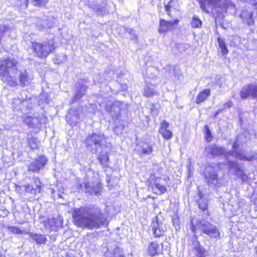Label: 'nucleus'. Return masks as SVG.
I'll return each mask as SVG.
<instances>
[{
    "label": "nucleus",
    "mask_w": 257,
    "mask_h": 257,
    "mask_svg": "<svg viewBox=\"0 0 257 257\" xmlns=\"http://www.w3.org/2000/svg\"><path fill=\"white\" fill-rule=\"evenodd\" d=\"M18 61L15 58L7 57L0 59V78L8 86L25 87L30 82V77L26 70L20 71L18 75Z\"/></svg>",
    "instance_id": "1"
},
{
    "label": "nucleus",
    "mask_w": 257,
    "mask_h": 257,
    "mask_svg": "<svg viewBox=\"0 0 257 257\" xmlns=\"http://www.w3.org/2000/svg\"><path fill=\"white\" fill-rule=\"evenodd\" d=\"M72 222L78 228L98 229L105 224V218L101 209L91 207H80L72 211Z\"/></svg>",
    "instance_id": "2"
},
{
    "label": "nucleus",
    "mask_w": 257,
    "mask_h": 257,
    "mask_svg": "<svg viewBox=\"0 0 257 257\" xmlns=\"http://www.w3.org/2000/svg\"><path fill=\"white\" fill-rule=\"evenodd\" d=\"M108 137L103 133H92L88 134L84 140L86 149L91 153H96L99 149H110L112 144L108 141Z\"/></svg>",
    "instance_id": "3"
},
{
    "label": "nucleus",
    "mask_w": 257,
    "mask_h": 257,
    "mask_svg": "<svg viewBox=\"0 0 257 257\" xmlns=\"http://www.w3.org/2000/svg\"><path fill=\"white\" fill-rule=\"evenodd\" d=\"M56 47L54 39L42 43L33 41L31 42L30 46V48L36 57L41 59L46 58L50 54L53 53Z\"/></svg>",
    "instance_id": "4"
},
{
    "label": "nucleus",
    "mask_w": 257,
    "mask_h": 257,
    "mask_svg": "<svg viewBox=\"0 0 257 257\" xmlns=\"http://www.w3.org/2000/svg\"><path fill=\"white\" fill-rule=\"evenodd\" d=\"M190 230L196 233L198 229H200L202 234H206L211 238H219L220 233L218 228L209 222H204L203 220H198L196 224L194 223L193 219L190 221Z\"/></svg>",
    "instance_id": "5"
},
{
    "label": "nucleus",
    "mask_w": 257,
    "mask_h": 257,
    "mask_svg": "<svg viewBox=\"0 0 257 257\" xmlns=\"http://www.w3.org/2000/svg\"><path fill=\"white\" fill-rule=\"evenodd\" d=\"M197 1L202 11L206 14L209 13L208 9L210 7L214 9H219L224 12H226L229 7L228 0H197Z\"/></svg>",
    "instance_id": "6"
},
{
    "label": "nucleus",
    "mask_w": 257,
    "mask_h": 257,
    "mask_svg": "<svg viewBox=\"0 0 257 257\" xmlns=\"http://www.w3.org/2000/svg\"><path fill=\"white\" fill-rule=\"evenodd\" d=\"M160 179L161 178L156 177L154 173H151L146 181L148 188L157 195L164 194L167 192V188L158 182Z\"/></svg>",
    "instance_id": "7"
},
{
    "label": "nucleus",
    "mask_w": 257,
    "mask_h": 257,
    "mask_svg": "<svg viewBox=\"0 0 257 257\" xmlns=\"http://www.w3.org/2000/svg\"><path fill=\"white\" fill-rule=\"evenodd\" d=\"M48 162V159L45 155H39L28 165L27 170L29 172L39 173L45 167Z\"/></svg>",
    "instance_id": "8"
},
{
    "label": "nucleus",
    "mask_w": 257,
    "mask_h": 257,
    "mask_svg": "<svg viewBox=\"0 0 257 257\" xmlns=\"http://www.w3.org/2000/svg\"><path fill=\"white\" fill-rule=\"evenodd\" d=\"M239 96L242 99L249 97L257 99V83H248L243 85L239 91Z\"/></svg>",
    "instance_id": "9"
},
{
    "label": "nucleus",
    "mask_w": 257,
    "mask_h": 257,
    "mask_svg": "<svg viewBox=\"0 0 257 257\" xmlns=\"http://www.w3.org/2000/svg\"><path fill=\"white\" fill-rule=\"evenodd\" d=\"M24 188L26 193L35 196L42 192L43 185L38 177H34L33 178V183L27 184L24 186Z\"/></svg>",
    "instance_id": "10"
},
{
    "label": "nucleus",
    "mask_w": 257,
    "mask_h": 257,
    "mask_svg": "<svg viewBox=\"0 0 257 257\" xmlns=\"http://www.w3.org/2000/svg\"><path fill=\"white\" fill-rule=\"evenodd\" d=\"M49 0H31V3L35 8L45 7ZM15 4L18 9L20 10H26L29 4V0H15Z\"/></svg>",
    "instance_id": "11"
},
{
    "label": "nucleus",
    "mask_w": 257,
    "mask_h": 257,
    "mask_svg": "<svg viewBox=\"0 0 257 257\" xmlns=\"http://www.w3.org/2000/svg\"><path fill=\"white\" fill-rule=\"evenodd\" d=\"M163 242L154 240L149 243L147 251L148 255L153 257L163 254Z\"/></svg>",
    "instance_id": "12"
},
{
    "label": "nucleus",
    "mask_w": 257,
    "mask_h": 257,
    "mask_svg": "<svg viewBox=\"0 0 257 257\" xmlns=\"http://www.w3.org/2000/svg\"><path fill=\"white\" fill-rule=\"evenodd\" d=\"M150 228L155 238H160L164 235L166 229L162 227V223L159 220L158 216L152 218Z\"/></svg>",
    "instance_id": "13"
},
{
    "label": "nucleus",
    "mask_w": 257,
    "mask_h": 257,
    "mask_svg": "<svg viewBox=\"0 0 257 257\" xmlns=\"http://www.w3.org/2000/svg\"><path fill=\"white\" fill-rule=\"evenodd\" d=\"M178 19H175L173 21H168L164 19H160L159 20L158 32L160 34H166L169 31H173L175 27L179 23Z\"/></svg>",
    "instance_id": "14"
},
{
    "label": "nucleus",
    "mask_w": 257,
    "mask_h": 257,
    "mask_svg": "<svg viewBox=\"0 0 257 257\" xmlns=\"http://www.w3.org/2000/svg\"><path fill=\"white\" fill-rule=\"evenodd\" d=\"M194 240L192 241V243L195 245L193 249L196 251V256L206 257L208 255L207 250L201 244L197 235H194Z\"/></svg>",
    "instance_id": "15"
},
{
    "label": "nucleus",
    "mask_w": 257,
    "mask_h": 257,
    "mask_svg": "<svg viewBox=\"0 0 257 257\" xmlns=\"http://www.w3.org/2000/svg\"><path fill=\"white\" fill-rule=\"evenodd\" d=\"M210 154L215 157L220 156H224L225 158L232 154L231 151H226L225 149L222 147L214 145L209 148Z\"/></svg>",
    "instance_id": "16"
},
{
    "label": "nucleus",
    "mask_w": 257,
    "mask_h": 257,
    "mask_svg": "<svg viewBox=\"0 0 257 257\" xmlns=\"http://www.w3.org/2000/svg\"><path fill=\"white\" fill-rule=\"evenodd\" d=\"M239 17L242 22L247 26H251L254 24L253 13L251 11L242 10L239 15Z\"/></svg>",
    "instance_id": "17"
},
{
    "label": "nucleus",
    "mask_w": 257,
    "mask_h": 257,
    "mask_svg": "<svg viewBox=\"0 0 257 257\" xmlns=\"http://www.w3.org/2000/svg\"><path fill=\"white\" fill-rule=\"evenodd\" d=\"M227 164L229 166L228 169L229 170L233 169L234 174L236 176L239 177L241 179H244L246 177V175L244 172L243 169L236 162L230 160L227 161Z\"/></svg>",
    "instance_id": "18"
},
{
    "label": "nucleus",
    "mask_w": 257,
    "mask_h": 257,
    "mask_svg": "<svg viewBox=\"0 0 257 257\" xmlns=\"http://www.w3.org/2000/svg\"><path fill=\"white\" fill-rule=\"evenodd\" d=\"M169 123L165 120H163L160 123V127L159 129V132L162 135L163 138L166 140H170L173 137L172 132L168 129Z\"/></svg>",
    "instance_id": "19"
},
{
    "label": "nucleus",
    "mask_w": 257,
    "mask_h": 257,
    "mask_svg": "<svg viewBox=\"0 0 257 257\" xmlns=\"http://www.w3.org/2000/svg\"><path fill=\"white\" fill-rule=\"evenodd\" d=\"M23 122L30 127H40L42 124L41 117L39 116H26L23 119Z\"/></svg>",
    "instance_id": "20"
},
{
    "label": "nucleus",
    "mask_w": 257,
    "mask_h": 257,
    "mask_svg": "<svg viewBox=\"0 0 257 257\" xmlns=\"http://www.w3.org/2000/svg\"><path fill=\"white\" fill-rule=\"evenodd\" d=\"M211 94V90L209 88H205L199 91L196 95L195 102L197 104H200L206 101Z\"/></svg>",
    "instance_id": "21"
},
{
    "label": "nucleus",
    "mask_w": 257,
    "mask_h": 257,
    "mask_svg": "<svg viewBox=\"0 0 257 257\" xmlns=\"http://www.w3.org/2000/svg\"><path fill=\"white\" fill-rule=\"evenodd\" d=\"M28 234L33 241L37 244H45L47 241V238L44 234L33 232H28Z\"/></svg>",
    "instance_id": "22"
},
{
    "label": "nucleus",
    "mask_w": 257,
    "mask_h": 257,
    "mask_svg": "<svg viewBox=\"0 0 257 257\" xmlns=\"http://www.w3.org/2000/svg\"><path fill=\"white\" fill-rule=\"evenodd\" d=\"M109 155V153L108 152H106L104 153H101L98 154L97 157L99 164L103 168H107L109 167L110 159Z\"/></svg>",
    "instance_id": "23"
},
{
    "label": "nucleus",
    "mask_w": 257,
    "mask_h": 257,
    "mask_svg": "<svg viewBox=\"0 0 257 257\" xmlns=\"http://www.w3.org/2000/svg\"><path fill=\"white\" fill-rule=\"evenodd\" d=\"M153 151L152 145L148 141H144L141 146V154L143 155H150Z\"/></svg>",
    "instance_id": "24"
},
{
    "label": "nucleus",
    "mask_w": 257,
    "mask_h": 257,
    "mask_svg": "<svg viewBox=\"0 0 257 257\" xmlns=\"http://www.w3.org/2000/svg\"><path fill=\"white\" fill-rule=\"evenodd\" d=\"M27 142L28 147L32 150H35L39 149L40 142L36 137H31L27 138Z\"/></svg>",
    "instance_id": "25"
},
{
    "label": "nucleus",
    "mask_w": 257,
    "mask_h": 257,
    "mask_svg": "<svg viewBox=\"0 0 257 257\" xmlns=\"http://www.w3.org/2000/svg\"><path fill=\"white\" fill-rule=\"evenodd\" d=\"M217 41L218 43V45L221 50V53L222 55L224 56L228 54L229 51L227 48V46L225 43L224 39L218 37L217 38Z\"/></svg>",
    "instance_id": "26"
},
{
    "label": "nucleus",
    "mask_w": 257,
    "mask_h": 257,
    "mask_svg": "<svg viewBox=\"0 0 257 257\" xmlns=\"http://www.w3.org/2000/svg\"><path fill=\"white\" fill-rule=\"evenodd\" d=\"M198 207L201 211H206V215L208 216L210 215L208 208V204L205 199L200 200L198 201Z\"/></svg>",
    "instance_id": "27"
},
{
    "label": "nucleus",
    "mask_w": 257,
    "mask_h": 257,
    "mask_svg": "<svg viewBox=\"0 0 257 257\" xmlns=\"http://www.w3.org/2000/svg\"><path fill=\"white\" fill-rule=\"evenodd\" d=\"M25 101L24 99H21L19 97L14 98L12 99V106L14 110L21 109L20 105Z\"/></svg>",
    "instance_id": "28"
},
{
    "label": "nucleus",
    "mask_w": 257,
    "mask_h": 257,
    "mask_svg": "<svg viewBox=\"0 0 257 257\" xmlns=\"http://www.w3.org/2000/svg\"><path fill=\"white\" fill-rule=\"evenodd\" d=\"M57 223V220L55 218H48L44 221V225L45 226H48L51 229L57 230L56 229H54L57 227L56 224Z\"/></svg>",
    "instance_id": "29"
},
{
    "label": "nucleus",
    "mask_w": 257,
    "mask_h": 257,
    "mask_svg": "<svg viewBox=\"0 0 257 257\" xmlns=\"http://www.w3.org/2000/svg\"><path fill=\"white\" fill-rule=\"evenodd\" d=\"M191 26L193 28H200L202 26L201 20L197 17L193 16L191 22Z\"/></svg>",
    "instance_id": "30"
},
{
    "label": "nucleus",
    "mask_w": 257,
    "mask_h": 257,
    "mask_svg": "<svg viewBox=\"0 0 257 257\" xmlns=\"http://www.w3.org/2000/svg\"><path fill=\"white\" fill-rule=\"evenodd\" d=\"M157 92L150 87H147L144 88L143 95L146 97H153Z\"/></svg>",
    "instance_id": "31"
},
{
    "label": "nucleus",
    "mask_w": 257,
    "mask_h": 257,
    "mask_svg": "<svg viewBox=\"0 0 257 257\" xmlns=\"http://www.w3.org/2000/svg\"><path fill=\"white\" fill-rule=\"evenodd\" d=\"M207 179V183L208 184H211L213 183L214 181H217L218 180V175L217 173H210L209 176L206 177Z\"/></svg>",
    "instance_id": "32"
},
{
    "label": "nucleus",
    "mask_w": 257,
    "mask_h": 257,
    "mask_svg": "<svg viewBox=\"0 0 257 257\" xmlns=\"http://www.w3.org/2000/svg\"><path fill=\"white\" fill-rule=\"evenodd\" d=\"M8 229L11 233L13 234H22L25 233L24 230L16 226H8Z\"/></svg>",
    "instance_id": "33"
},
{
    "label": "nucleus",
    "mask_w": 257,
    "mask_h": 257,
    "mask_svg": "<svg viewBox=\"0 0 257 257\" xmlns=\"http://www.w3.org/2000/svg\"><path fill=\"white\" fill-rule=\"evenodd\" d=\"M205 128V139L207 142H210L212 139V136L207 125L204 126Z\"/></svg>",
    "instance_id": "34"
},
{
    "label": "nucleus",
    "mask_w": 257,
    "mask_h": 257,
    "mask_svg": "<svg viewBox=\"0 0 257 257\" xmlns=\"http://www.w3.org/2000/svg\"><path fill=\"white\" fill-rule=\"evenodd\" d=\"M174 3V0H170L168 4L165 5L164 8L165 11L167 12V15L169 17H172V14L171 11V8L173 6V3Z\"/></svg>",
    "instance_id": "35"
},
{
    "label": "nucleus",
    "mask_w": 257,
    "mask_h": 257,
    "mask_svg": "<svg viewBox=\"0 0 257 257\" xmlns=\"http://www.w3.org/2000/svg\"><path fill=\"white\" fill-rule=\"evenodd\" d=\"M92 190L95 195L99 194L102 190V184L100 183H98L96 185L95 187L92 188Z\"/></svg>",
    "instance_id": "36"
},
{
    "label": "nucleus",
    "mask_w": 257,
    "mask_h": 257,
    "mask_svg": "<svg viewBox=\"0 0 257 257\" xmlns=\"http://www.w3.org/2000/svg\"><path fill=\"white\" fill-rule=\"evenodd\" d=\"M112 257H125V256L122 253L121 251L119 248H116L113 250L112 252Z\"/></svg>",
    "instance_id": "37"
},
{
    "label": "nucleus",
    "mask_w": 257,
    "mask_h": 257,
    "mask_svg": "<svg viewBox=\"0 0 257 257\" xmlns=\"http://www.w3.org/2000/svg\"><path fill=\"white\" fill-rule=\"evenodd\" d=\"M89 187L88 182L85 183H79L76 185V188L79 190H82L83 188L85 189H88Z\"/></svg>",
    "instance_id": "38"
},
{
    "label": "nucleus",
    "mask_w": 257,
    "mask_h": 257,
    "mask_svg": "<svg viewBox=\"0 0 257 257\" xmlns=\"http://www.w3.org/2000/svg\"><path fill=\"white\" fill-rule=\"evenodd\" d=\"M254 159V157L252 155L250 156H246L245 155H243L241 158H240V161H244L250 162Z\"/></svg>",
    "instance_id": "39"
},
{
    "label": "nucleus",
    "mask_w": 257,
    "mask_h": 257,
    "mask_svg": "<svg viewBox=\"0 0 257 257\" xmlns=\"http://www.w3.org/2000/svg\"><path fill=\"white\" fill-rule=\"evenodd\" d=\"M233 104L232 101L231 100H228L223 104V108L222 109L223 110L226 108H230L233 106Z\"/></svg>",
    "instance_id": "40"
},
{
    "label": "nucleus",
    "mask_w": 257,
    "mask_h": 257,
    "mask_svg": "<svg viewBox=\"0 0 257 257\" xmlns=\"http://www.w3.org/2000/svg\"><path fill=\"white\" fill-rule=\"evenodd\" d=\"M223 110L222 108H219L217 111L215 112L213 115V117H215L220 112H222Z\"/></svg>",
    "instance_id": "41"
},
{
    "label": "nucleus",
    "mask_w": 257,
    "mask_h": 257,
    "mask_svg": "<svg viewBox=\"0 0 257 257\" xmlns=\"http://www.w3.org/2000/svg\"><path fill=\"white\" fill-rule=\"evenodd\" d=\"M243 156V154H242L240 152H237L235 154V157L238 158L239 160H240V158H241V157Z\"/></svg>",
    "instance_id": "42"
},
{
    "label": "nucleus",
    "mask_w": 257,
    "mask_h": 257,
    "mask_svg": "<svg viewBox=\"0 0 257 257\" xmlns=\"http://www.w3.org/2000/svg\"><path fill=\"white\" fill-rule=\"evenodd\" d=\"M82 95L81 94H80V93H77V94L75 95L74 97H75V98H76L77 99H80V98H81V97H82Z\"/></svg>",
    "instance_id": "43"
},
{
    "label": "nucleus",
    "mask_w": 257,
    "mask_h": 257,
    "mask_svg": "<svg viewBox=\"0 0 257 257\" xmlns=\"http://www.w3.org/2000/svg\"><path fill=\"white\" fill-rule=\"evenodd\" d=\"M68 122L69 123V124H70V125H73V124H75L74 122L70 121L69 120H68Z\"/></svg>",
    "instance_id": "44"
},
{
    "label": "nucleus",
    "mask_w": 257,
    "mask_h": 257,
    "mask_svg": "<svg viewBox=\"0 0 257 257\" xmlns=\"http://www.w3.org/2000/svg\"><path fill=\"white\" fill-rule=\"evenodd\" d=\"M79 114H78L77 115V118H79Z\"/></svg>",
    "instance_id": "45"
}]
</instances>
